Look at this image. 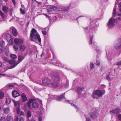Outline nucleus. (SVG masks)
Wrapping results in <instances>:
<instances>
[{"label": "nucleus", "mask_w": 121, "mask_h": 121, "mask_svg": "<svg viewBox=\"0 0 121 121\" xmlns=\"http://www.w3.org/2000/svg\"><path fill=\"white\" fill-rule=\"evenodd\" d=\"M31 33L30 37L31 40L34 41L38 40L40 43L41 42V39L38 33L36 30L34 28L32 29L31 31Z\"/></svg>", "instance_id": "1"}, {"label": "nucleus", "mask_w": 121, "mask_h": 121, "mask_svg": "<svg viewBox=\"0 0 121 121\" xmlns=\"http://www.w3.org/2000/svg\"><path fill=\"white\" fill-rule=\"evenodd\" d=\"M60 79L58 73L55 74L52 78V81L53 82L52 84V86L54 88L57 87L59 85Z\"/></svg>", "instance_id": "2"}, {"label": "nucleus", "mask_w": 121, "mask_h": 121, "mask_svg": "<svg viewBox=\"0 0 121 121\" xmlns=\"http://www.w3.org/2000/svg\"><path fill=\"white\" fill-rule=\"evenodd\" d=\"M117 21L115 19L112 17L109 20L107 24V26L110 29L113 28L115 26V22H117Z\"/></svg>", "instance_id": "3"}, {"label": "nucleus", "mask_w": 121, "mask_h": 121, "mask_svg": "<svg viewBox=\"0 0 121 121\" xmlns=\"http://www.w3.org/2000/svg\"><path fill=\"white\" fill-rule=\"evenodd\" d=\"M92 22L90 23L89 26L86 29V30H88V31L89 33L93 34H94L97 30V26L95 25H92Z\"/></svg>", "instance_id": "4"}, {"label": "nucleus", "mask_w": 121, "mask_h": 121, "mask_svg": "<svg viewBox=\"0 0 121 121\" xmlns=\"http://www.w3.org/2000/svg\"><path fill=\"white\" fill-rule=\"evenodd\" d=\"M103 95V92L101 90H95L94 91L92 95L93 98L99 99Z\"/></svg>", "instance_id": "5"}, {"label": "nucleus", "mask_w": 121, "mask_h": 121, "mask_svg": "<svg viewBox=\"0 0 121 121\" xmlns=\"http://www.w3.org/2000/svg\"><path fill=\"white\" fill-rule=\"evenodd\" d=\"M114 48L116 49H121V38L118 39L114 46Z\"/></svg>", "instance_id": "6"}, {"label": "nucleus", "mask_w": 121, "mask_h": 121, "mask_svg": "<svg viewBox=\"0 0 121 121\" xmlns=\"http://www.w3.org/2000/svg\"><path fill=\"white\" fill-rule=\"evenodd\" d=\"M24 57L23 56L21 55L19 56L18 57V62H17L18 63L16 65H11L10 66V68L12 69L15 67L18 64L22 61L24 59Z\"/></svg>", "instance_id": "7"}, {"label": "nucleus", "mask_w": 121, "mask_h": 121, "mask_svg": "<svg viewBox=\"0 0 121 121\" xmlns=\"http://www.w3.org/2000/svg\"><path fill=\"white\" fill-rule=\"evenodd\" d=\"M98 115V113L97 112H92L89 114H88V116L90 117L92 119L96 118Z\"/></svg>", "instance_id": "8"}, {"label": "nucleus", "mask_w": 121, "mask_h": 121, "mask_svg": "<svg viewBox=\"0 0 121 121\" xmlns=\"http://www.w3.org/2000/svg\"><path fill=\"white\" fill-rule=\"evenodd\" d=\"M14 42L16 44L20 46L23 44V41L20 39H15L14 40Z\"/></svg>", "instance_id": "9"}, {"label": "nucleus", "mask_w": 121, "mask_h": 121, "mask_svg": "<svg viewBox=\"0 0 121 121\" xmlns=\"http://www.w3.org/2000/svg\"><path fill=\"white\" fill-rule=\"evenodd\" d=\"M42 82L44 85L49 84L51 83V80L48 78H46L42 80Z\"/></svg>", "instance_id": "10"}, {"label": "nucleus", "mask_w": 121, "mask_h": 121, "mask_svg": "<svg viewBox=\"0 0 121 121\" xmlns=\"http://www.w3.org/2000/svg\"><path fill=\"white\" fill-rule=\"evenodd\" d=\"M36 99H30L29 101H28L27 103V106L28 108L30 109H32V107L31 106V103L33 101H34Z\"/></svg>", "instance_id": "11"}, {"label": "nucleus", "mask_w": 121, "mask_h": 121, "mask_svg": "<svg viewBox=\"0 0 121 121\" xmlns=\"http://www.w3.org/2000/svg\"><path fill=\"white\" fill-rule=\"evenodd\" d=\"M119 0H116V3L115 5V6L114 7L113 9L112 13V16L115 17L116 15V9L117 7L116 4H117Z\"/></svg>", "instance_id": "12"}, {"label": "nucleus", "mask_w": 121, "mask_h": 121, "mask_svg": "<svg viewBox=\"0 0 121 121\" xmlns=\"http://www.w3.org/2000/svg\"><path fill=\"white\" fill-rule=\"evenodd\" d=\"M120 110L119 108H116L110 111L109 112L110 114H111V113L113 114H117L118 113H119L120 112Z\"/></svg>", "instance_id": "13"}, {"label": "nucleus", "mask_w": 121, "mask_h": 121, "mask_svg": "<svg viewBox=\"0 0 121 121\" xmlns=\"http://www.w3.org/2000/svg\"><path fill=\"white\" fill-rule=\"evenodd\" d=\"M49 8L50 9H48L47 11L48 12H50L54 10H57L56 7V6H53L52 5H49Z\"/></svg>", "instance_id": "14"}, {"label": "nucleus", "mask_w": 121, "mask_h": 121, "mask_svg": "<svg viewBox=\"0 0 121 121\" xmlns=\"http://www.w3.org/2000/svg\"><path fill=\"white\" fill-rule=\"evenodd\" d=\"M35 100L33 101L32 103L31 106L32 108H37L39 107V104L37 102H35Z\"/></svg>", "instance_id": "15"}, {"label": "nucleus", "mask_w": 121, "mask_h": 121, "mask_svg": "<svg viewBox=\"0 0 121 121\" xmlns=\"http://www.w3.org/2000/svg\"><path fill=\"white\" fill-rule=\"evenodd\" d=\"M4 52L5 53H8L9 52L8 48L7 47H5L4 48V51L1 48H0V53H1L2 52Z\"/></svg>", "instance_id": "16"}, {"label": "nucleus", "mask_w": 121, "mask_h": 121, "mask_svg": "<svg viewBox=\"0 0 121 121\" xmlns=\"http://www.w3.org/2000/svg\"><path fill=\"white\" fill-rule=\"evenodd\" d=\"M12 95L14 98L19 96L20 95L16 91H14L12 92Z\"/></svg>", "instance_id": "17"}, {"label": "nucleus", "mask_w": 121, "mask_h": 121, "mask_svg": "<svg viewBox=\"0 0 121 121\" xmlns=\"http://www.w3.org/2000/svg\"><path fill=\"white\" fill-rule=\"evenodd\" d=\"M12 32L13 34V35L14 36H16L17 34V32L15 28L13 27L12 28Z\"/></svg>", "instance_id": "18"}, {"label": "nucleus", "mask_w": 121, "mask_h": 121, "mask_svg": "<svg viewBox=\"0 0 121 121\" xmlns=\"http://www.w3.org/2000/svg\"><path fill=\"white\" fill-rule=\"evenodd\" d=\"M5 38L8 41H9L11 39V37L10 35L8 33H7L5 34Z\"/></svg>", "instance_id": "19"}, {"label": "nucleus", "mask_w": 121, "mask_h": 121, "mask_svg": "<svg viewBox=\"0 0 121 121\" xmlns=\"http://www.w3.org/2000/svg\"><path fill=\"white\" fill-rule=\"evenodd\" d=\"M84 88L82 87H79L78 88L77 92L78 94H81V92L83 91Z\"/></svg>", "instance_id": "20"}, {"label": "nucleus", "mask_w": 121, "mask_h": 121, "mask_svg": "<svg viewBox=\"0 0 121 121\" xmlns=\"http://www.w3.org/2000/svg\"><path fill=\"white\" fill-rule=\"evenodd\" d=\"M21 96L23 102H25L27 100V98L24 93H23L22 94Z\"/></svg>", "instance_id": "21"}, {"label": "nucleus", "mask_w": 121, "mask_h": 121, "mask_svg": "<svg viewBox=\"0 0 121 121\" xmlns=\"http://www.w3.org/2000/svg\"><path fill=\"white\" fill-rule=\"evenodd\" d=\"M13 102L15 106H17V108L20 107V102L19 101H16L13 100Z\"/></svg>", "instance_id": "22"}, {"label": "nucleus", "mask_w": 121, "mask_h": 121, "mask_svg": "<svg viewBox=\"0 0 121 121\" xmlns=\"http://www.w3.org/2000/svg\"><path fill=\"white\" fill-rule=\"evenodd\" d=\"M65 93H63L57 98V100L58 101L60 100L62 98L64 97Z\"/></svg>", "instance_id": "23"}, {"label": "nucleus", "mask_w": 121, "mask_h": 121, "mask_svg": "<svg viewBox=\"0 0 121 121\" xmlns=\"http://www.w3.org/2000/svg\"><path fill=\"white\" fill-rule=\"evenodd\" d=\"M9 109L8 108H5L4 109V112L5 114H7L9 112Z\"/></svg>", "instance_id": "24"}, {"label": "nucleus", "mask_w": 121, "mask_h": 121, "mask_svg": "<svg viewBox=\"0 0 121 121\" xmlns=\"http://www.w3.org/2000/svg\"><path fill=\"white\" fill-rule=\"evenodd\" d=\"M7 121H13V117L10 116H8L7 117Z\"/></svg>", "instance_id": "25"}, {"label": "nucleus", "mask_w": 121, "mask_h": 121, "mask_svg": "<svg viewBox=\"0 0 121 121\" xmlns=\"http://www.w3.org/2000/svg\"><path fill=\"white\" fill-rule=\"evenodd\" d=\"M9 62L10 64H13V65H16L18 63L17 62L15 63L14 60H9Z\"/></svg>", "instance_id": "26"}, {"label": "nucleus", "mask_w": 121, "mask_h": 121, "mask_svg": "<svg viewBox=\"0 0 121 121\" xmlns=\"http://www.w3.org/2000/svg\"><path fill=\"white\" fill-rule=\"evenodd\" d=\"M8 8L5 6H3V11L5 12L6 13L8 11Z\"/></svg>", "instance_id": "27"}, {"label": "nucleus", "mask_w": 121, "mask_h": 121, "mask_svg": "<svg viewBox=\"0 0 121 121\" xmlns=\"http://www.w3.org/2000/svg\"><path fill=\"white\" fill-rule=\"evenodd\" d=\"M26 48V47L24 45H23L21 46L20 47V51L22 52Z\"/></svg>", "instance_id": "28"}, {"label": "nucleus", "mask_w": 121, "mask_h": 121, "mask_svg": "<svg viewBox=\"0 0 121 121\" xmlns=\"http://www.w3.org/2000/svg\"><path fill=\"white\" fill-rule=\"evenodd\" d=\"M5 45V42L4 41H0V47H3Z\"/></svg>", "instance_id": "29"}, {"label": "nucleus", "mask_w": 121, "mask_h": 121, "mask_svg": "<svg viewBox=\"0 0 121 121\" xmlns=\"http://www.w3.org/2000/svg\"><path fill=\"white\" fill-rule=\"evenodd\" d=\"M107 56L108 60H111L112 59V57L111 56V55L110 53H107Z\"/></svg>", "instance_id": "30"}, {"label": "nucleus", "mask_w": 121, "mask_h": 121, "mask_svg": "<svg viewBox=\"0 0 121 121\" xmlns=\"http://www.w3.org/2000/svg\"><path fill=\"white\" fill-rule=\"evenodd\" d=\"M31 115V112L30 111H28L27 112V116L28 117H30Z\"/></svg>", "instance_id": "31"}, {"label": "nucleus", "mask_w": 121, "mask_h": 121, "mask_svg": "<svg viewBox=\"0 0 121 121\" xmlns=\"http://www.w3.org/2000/svg\"><path fill=\"white\" fill-rule=\"evenodd\" d=\"M90 69L92 70L94 67V64L92 62H91L90 65Z\"/></svg>", "instance_id": "32"}, {"label": "nucleus", "mask_w": 121, "mask_h": 121, "mask_svg": "<svg viewBox=\"0 0 121 121\" xmlns=\"http://www.w3.org/2000/svg\"><path fill=\"white\" fill-rule=\"evenodd\" d=\"M11 102V100L10 99L8 98H7L6 100V104L8 105Z\"/></svg>", "instance_id": "33"}, {"label": "nucleus", "mask_w": 121, "mask_h": 121, "mask_svg": "<svg viewBox=\"0 0 121 121\" xmlns=\"http://www.w3.org/2000/svg\"><path fill=\"white\" fill-rule=\"evenodd\" d=\"M4 96V94L3 92L0 91V99H2Z\"/></svg>", "instance_id": "34"}, {"label": "nucleus", "mask_w": 121, "mask_h": 121, "mask_svg": "<svg viewBox=\"0 0 121 121\" xmlns=\"http://www.w3.org/2000/svg\"><path fill=\"white\" fill-rule=\"evenodd\" d=\"M10 57L13 59H15L17 57L16 55L14 54H11L10 55Z\"/></svg>", "instance_id": "35"}, {"label": "nucleus", "mask_w": 121, "mask_h": 121, "mask_svg": "<svg viewBox=\"0 0 121 121\" xmlns=\"http://www.w3.org/2000/svg\"><path fill=\"white\" fill-rule=\"evenodd\" d=\"M20 10L21 13L22 14H23L25 13V12L24 10V9H22V8H21Z\"/></svg>", "instance_id": "36"}, {"label": "nucleus", "mask_w": 121, "mask_h": 121, "mask_svg": "<svg viewBox=\"0 0 121 121\" xmlns=\"http://www.w3.org/2000/svg\"><path fill=\"white\" fill-rule=\"evenodd\" d=\"M14 86V85L12 84H8L6 86V87H13Z\"/></svg>", "instance_id": "37"}, {"label": "nucleus", "mask_w": 121, "mask_h": 121, "mask_svg": "<svg viewBox=\"0 0 121 121\" xmlns=\"http://www.w3.org/2000/svg\"><path fill=\"white\" fill-rule=\"evenodd\" d=\"M110 73H109L108 74L106 78V79L108 80H112V78H110Z\"/></svg>", "instance_id": "38"}, {"label": "nucleus", "mask_w": 121, "mask_h": 121, "mask_svg": "<svg viewBox=\"0 0 121 121\" xmlns=\"http://www.w3.org/2000/svg\"><path fill=\"white\" fill-rule=\"evenodd\" d=\"M13 48L15 51H17L18 49V47L17 45H14L13 46Z\"/></svg>", "instance_id": "39"}, {"label": "nucleus", "mask_w": 121, "mask_h": 121, "mask_svg": "<svg viewBox=\"0 0 121 121\" xmlns=\"http://www.w3.org/2000/svg\"><path fill=\"white\" fill-rule=\"evenodd\" d=\"M94 37L93 36H91L90 38V40L89 41V43L90 44H91L92 42V40L93 38Z\"/></svg>", "instance_id": "40"}, {"label": "nucleus", "mask_w": 121, "mask_h": 121, "mask_svg": "<svg viewBox=\"0 0 121 121\" xmlns=\"http://www.w3.org/2000/svg\"><path fill=\"white\" fill-rule=\"evenodd\" d=\"M3 59L4 60L5 62H9V60L8 58L7 57H4L3 58Z\"/></svg>", "instance_id": "41"}, {"label": "nucleus", "mask_w": 121, "mask_h": 121, "mask_svg": "<svg viewBox=\"0 0 121 121\" xmlns=\"http://www.w3.org/2000/svg\"><path fill=\"white\" fill-rule=\"evenodd\" d=\"M0 15L2 18H4L5 17V15L2 11L0 10Z\"/></svg>", "instance_id": "42"}, {"label": "nucleus", "mask_w": 121, "mask_h": 121, "mask_svg": "<svg viewBox=\"0 0 121 121\" xmlns=\"http://www.w3.org/2000/svg\"><path fill=\"white\" fill-rule=\"evenodd\" d=\"M71 105L72 106H73L75 108L77 109V110H76L77 111L78 110V107L77 106L75 105V104H71Z\"/></svg>", "instance_id": "43"}, {"label": "nucleus", "mask_w": 121, "mask_h": 121, "mask_svg": "<svg viewBox=\"0 0 121 121\" xmlns=\"http://www.w3.org/2000/svg\"><path fill=\"white\" fill-rule=\"evenodd\" d=\"M117 117L118 119L121 121V114H119L117 115Z\"/></svg>", "instance_id": "44"}, {"label": "nucleus", "mask_w": 121, "mask_h": 121, "mask_svg": "<svg viewBox=\"0 0 121 121\" xmlns=\"http://www.w3.org/2000/svg\"><path fill=\"white\" fill-rule=\"evenodd\" d=\"M96 65L98 66L100 65V62L99 60H96Z\"/></svg>", "instance_id": "45"}, {"label": "nucleus", "mask_w": 121, "mask_h": 121, "mask_svg": "<svg viewBox=\"0 0 121 121\" xmlns=\"http://www.w3.org/2000/svg\"><path fill=\"white\" fill-rule=\"evenodd\" d=\"M116 65L118 66L121 65V60L119 61L116 63Z\"/></svg>", "instance_id": "46"}, {"label": "nucleus", "mask_w": 121, "mask_h": 121, "mask_svg": "<svg viewBox=\"0 0 121 121\" xmlns=\"http://www.w3.org/2000/svg\"><path fill=\"white\" fill-rule=\"evenodd\" d=\"M42 32L43 35H46L47 34V32L46 30H42Z\"/></svg>", "instance_id": "47"}, {"label": "nucleus", "mask_w": 121, "mask_h": 121, "mask_svg": "<svg viewBox=\"0 0 121 121\" xmlns=\"http://www.w3.org/2000/svg\"><path fill=\"white\" fill-rule=\"evenodd\" d=\"M19 107H18L16 109V111L17 113L18 114H19L20 113V110L19 109Z\"/></svg>", "instance_id": "48"}, {"label": "nucleus", "mask_w": 121, "mask_h": 121, "mask_svg": "<svg viewBox=\"0 0 121 121\" xmlns=\"http://www.w3.org/2000/svg\"><path fill=\"white\" fill-rule=\"evenodd\" d=\"M0 75H1L4 77L6 76L8 77H9V76L8 75L5 74L0 73Z\"/></svg>", "instance_id": "49"}, {"label": "nucleus", "mask_w": 121, "mask_h": 121, "mask_svg": "<svg viewBox=\"0 0 121 121\" xmlns=\"http://www.w3.org/2000/svg\"><path fill=\"white\" fill-rule=\"evenodd\" d=\"M0 120L1 121H5V117H2L0 118Z\"/></svg>", "instance_id": "50"}, {"label": "nucleus", "mask_w": 121, "mask_h": 121, "mask_svg": "<svg viewBox=\"0 0 121 121\" xmlns=\"http://www.w3.org/2000/svg\"><path fill=\"white\" fill-rule=\"evenodd\" d=\"M69 86V83L68 82H66L65 84V87L66 88H67Z\"/></svg>", "instance_id": "51"}, {"label": "nucleus", "mask_w": 121, "mask_h": 121, "mask_svg": "<svg viewBox=\"0 0 121 121\" xmlns=\"http://www.w3.org/2000/svg\"><path fill=\"white\" fill-rule=\"evenodd\" d=\"M118 8L119 10L121 12V2L119 3V6Z\"/></svg>", "instance_id": "52"}, {"label": "nucleus", "mask_w": 121, "mask_h": 121, "mask_svg": "<svg viewBox=\"0 0 121 121\" xmlns=\"http://www.w3.org/2000/svg\"><path fill=\"white\" fill-rule=\"evenodd\" d=\"M10 15L11 16L12 15V13L13 11V8L11 9H10Z\"/></svg>", "instance_id": "53"}, {"label": "nucleus", "mask_w": 121, "mask_h": 121, "mask_svg": "<svg viewBox=\"0 0 121 121\" xmlns=\"http://www.w3.org/2000/svg\"><path fill=\"white\" fill-rule=\"evenodd\" d=\"M86 121H91L90 118L89 117H86Z\"/></svg>", "instance_id": "54"}, {"label": "nucleus", "mask_w": 121, "mask_h": 121, "mask_svg": "<svg viewBox=\"0 0 121 121\" xmlns=\"http://www.w3.org/2000/svg\"><path fill=\"white\" fill-rule=\"evenodd\" d=\"M117 21V22L118 21H120L121 20V17H119L117 18V19H115Z\"/></svg>", "instance_id": "55"}, {"label": "nucleus", "mask_w": 121, "mask_h": 121, "mask_svg": "<svg viewBox=\"0 0 121 121\" xmlns=\"http://www.w3.org/2000/svg\"><path fill=\"white\" fill-rule=\"evenodd\" d=\"M43 15L45 16L47 18H48L49 19L50 17L49 16H48L45 13H43Z\"/></svg>", "instance_id": "56"}, {"label": "nucleus", "mask_w": 121, "mask_h": 121, "mask_svg": "<svg viewBox=\"0 0 121 121\" xmlns=\"http://www.w3.org/2000/svg\"><path fill=\"white\" fill-rule=\"evenodd\" d=\"M20 121H24V118L23 117H21L19 120Z\"/></svg>", "instance_id": "57"}, {"label": "nucleus", "mask_w": 121, "mask_h": 121, "mask_svg": "<svg viewBox=\"0 0 121 121\" xmlns=\"http://www.w3.org/2000/svg\"><path fill=\"white\" fill-rule=\"evenodd\" d=\"M11 43H10V44H13V40H11Z\"/></svg>", "instance_id": "58"}, {"label": "nucleus", "mask_w": 121, "mask_h": 121, "mask_svg": "<svg viewBox=\"0 0 121 121\" xmlns=\"http://www.w3.org/2000/svg\"><path fill=\"white\" fill-rule=\"evenodd\" d=\"M39 121H42V118L41 117H39Z\"/></svg>", "instance_id": "59"}, {"label": "nucleus", "mask_w": 121, "mask_h": 121, "mask_svg": "<svg viewBox=\"0 0 121 121\" xmlns=\"http://www.w3.org/2000/svg\"><path fill=\"white\" fill-rule=\"evenodd\" d=\"M44 53H42L40 55V56L41 57H42L43 56H44Z\"/></svg>", "instance_id": "60"}, {"label": "nucleus", "mask_w": 121, "mask_h": 121, "mask_svg": "<svg viewBox=\"0 0 121 121\" xmlns=\"http://www.w3.org/2000/svg\"><path fill=\"white\" fill-rule=\"evenodd\" d=\"M39 53H37V54L36 55V57H37V56L39 58Z\"/></svg>", "instance_id": "61"}, {"label": "nucleus", "mask_w": 121, "mask_h": 121, "mask_svg": "<svg viewBox=\"0 0 121 121\" xmlns=\"http://www.w3.org/2000/svg\"><path fill=\"white\" fill-rule=\"evenodd\" d=\"M12 0L13 3V4L15 5V0Z\"/></svg>", "instance_id": "62"}, {"label": "nucleus", "mask_w": 121, "mask_h": 121, "mask_svg": "<svg viewBox=\"0 0 121 121\" xmlns=\"http://www.w3.org/2000/svg\"><path fill=\"white\" fill-rule=\"evenodd\" d=\"M105 51L106 53L109 52L108 51V49L107 48H106L105 49Z\"/></svg>", "instance_id": "63"}, {"label": "nucleus", "mask_w": 121, "mask_h": 121, "mask_svg": "<svg viewBox=\"0 0 121 121\" xmlns=\"http://www.w3.org/2000/svg\"><path fill=\"white\" fill-rule=\"evenodd\" d=\"M97 46L96 44V45L95 44L94 46H93L94 47V48H97Z\"/></svg>", "instance_id": "64"}]
</instances>
